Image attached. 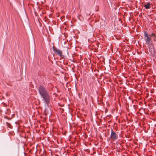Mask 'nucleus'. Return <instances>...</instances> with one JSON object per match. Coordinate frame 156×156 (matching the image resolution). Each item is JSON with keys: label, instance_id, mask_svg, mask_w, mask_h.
Wrapping results in <instances>:
<instances>
[{"label": "nucleus", "instance_id": "20e7f679", "mask_svg": "<svg viewBox=\"0 0 156 156\" xmlns=\"http://www.w3.org/2000/svg\"><path fill=\"white\" fill-rule=\"evenodd\" d=\"M53 51L59 56H61L62 54V51L57 48H53Z\"/></svg>", "mask_w": 156, "mask_h": 156}, {"label": "nucleus", "instance_id": "39448f33", "mask_svg": "<svg viewBox=\"0 0 156 156\" xmlns=\"http://www.w3.org/2000/svg\"><path fill=\"white\" fill-rule=\"evenodd\" d=\"M144 7L147 9H149L151 8V4L149 3H148L145 5Z\"/></svg>", "mask_w": 156, "mask_h": 156}, {"label": "nucleus", "instance_id": "7ed1b4c3", "mask_svg": "<svg viewBox=\"0 0 156 156\" xmlns=\"http://www.w3.org/2000/svg\"><path fill=\"white\" fill-rule=\"evenodd\" d=\"M111 139L113 141H115L117 140L118 136L116 133L113 131V129L111 130V134L110 135Z\"/></svg>", "mask_w": 156, "mask_h": 156}, {"label": "nucleus", "instance_id": "f03ea898", "mask_svg": "<svg viewBox=\"0 0 156 156\" xmlns=\"http://www.w3.org/2000/svg\"><path fill=\"white\" fill-rule=\"evenodd\" d=\"M144 40L146 42V43L147 45V46L149 49H151L152 47V43L151 42V35H148V34L145 32H144Z\"/></svg>", "mask_w": 156, "mask_h": 156}, {"label": "nucleus", "instance_id": "423d86ee", "mask_svg": "<svg viewBox=\"0 0 156 156\" xmlns=\"http://www.w3.org/2000/svg\"><path fill=\"white\" fill-rule=\"evenodd\" d=\"M151 36L152 37L153 36L154 37H155L156 38V35H155V34L152 33L151 34Z\"/></svg>", "mask_w": 156, "mask_h": 156}, {"label": "nucleus", "instance_id": "f257e3e1", "mask_svg": "<svg viewBox=\"0 0 156 156\" xmlns=\"http://www.w3.org/2000/svg\"><path fill=\"white\" fill-rule=\"evenodd\" d=\"M38 92L41 97L43 98L42 101L48 104L50 101V96L48 91L44 87L40 86L38 88Z\"/></svg>", "mask_w": 156, "mask_h": 156}, {"label": "nucleus", "instance_id": "0eeeda50", "mask_svg": "<svg viewBox=\"0 0 156 156\" xmlns=\"http://www.w3.org/2000/svg\"><path fill=\"white\" fill-rule=\"evenodd\" d=\"M155 37H153V39L154 40V41H156V39H155Z\"/></svg>", "mask_w": 156, "mask_h": 156}]
</instances>
